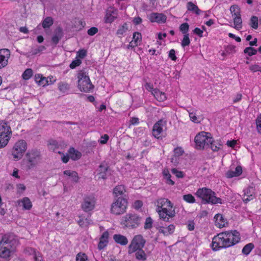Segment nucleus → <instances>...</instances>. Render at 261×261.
I'll list each match as a JSON object with an SVG mask.
<instances>
[{
  "instance_id": "1",
  "label": "nucleus",
  "mask_w": 261,
  "mask_h": 261,
  "mask_svg": "<svg viewBox=\"0 0 261 261\" xmlns=\"http://www.w3.org/2000/svg\"><path fill=\"white\" fill-rule=\"evenodd\" d=\"M18 241L13 233L4 234L0 241V257L7 258L14 252Z\"/></svg>"
},
{
  "instance_id": "2",
  "label": "nucleus",
  "mask_w": 261,
  "mask_h": 261,
  "mask_svg": "<svg viewBox=\"0 0 261 261\" xmlns=\"http://www.w3.org/2000/svg\"><path fill=\"white\" fill-rule=\"evenodd\" d=\"M196 195L199 198H201L202 202L205 203H222V200L220 198H218L215 196L214 192L212 191L210 189L203 188L199 189Z\"/></svg>"
},
{
  "instance_id": "3",
  "label": "nucleus",
  "mask_w": 261,
  "mask_h": 261,
  "mask_svg": "<svg viewBox=\"0 0 261 261\" xmlns=\"http://www.w3.org/2000/svg\"><path fill=\"white\" fill-rule=\"evenodd\" d=\"M78 87L81 91L84 92H89L94 88L91 83L90 79L83 70L80 71L78 73Z\"/></svg>"
},
{
  "instance_id": "4",
  "label": "nucleus",
  "mask_w": 261,
  "mask_h": 261,
  "mask_svg": "<svg viewBox=\"0 0 261 261\" xmlns=\"http://www.w3.org/2000/svg\"><path fill=\"white\" fill-rule=\"evenodd\" d=\"M12 131L10 126L6 122H0V148L6 146L11 138Z\"/></svg>"
},
{
  "instance_id": "5",
  "label": "nucleus",
  "mask_w": 261,
  "mask_h": 261,
  "mask_svg": "<svg viewBox=\"0 0 261 261\" xmlns=\"http://www.w3.org/2000/svg\"><path fill=\"white\" fill-rule=\"evenodd\" d=\"M141 218L136 214H128L123 218L122 225L130 228H137L140 224Z\"/></svg>"
},
{
  "instance_id": "6",
  "label": "nucleus",
  "mask_w": 261,
  "mask_h": 261,
  "mask_svg": "<svg viewBox=\"0 0 261 261\" xmlns=\"http://www.w3.org/2000/svg\"><path fill=\"white\" fill-rule=\"evenodd\" d=\"M225 234L221 232L215 236L212 240V248L214 251H217L222 248L229 247L227 242H226Z\"/></svg>"
},
{
  "instance_id": "7",
  "label": "nucleus",
  "mask_w": 261,
  "mask_h": 261,
  "mask_svg": "<svg viewBox=\"0 0 261 261\" xmlns=\"http://www.w3.org/2000/svg\"><path fill=\"white\" fill-rule=\"evenodd\" d=\"M210 133L205 132H201L195 137V147L197 149H203L205 146H207L208 140L211 138Z\"/></svg>"
},
{
  "instance_id": "8",
  "label": "nucleus",
  "mask_w": 261,
  "mask_h": 261,
  "mask_svg": "<svg viewBox=\"0 0 261 261\" xmlns=\"http://www.w3.org/2000/svg\"><path fill=\"white\" fill-rule=\"evenodd\" d=\"M27 144L24 140H21L17 142L13 148L12 155L15 159H20L27 150Z\"/></svg>"
},
{
  "instance_id": "9",
  "label": "nucleus",
  "mask_w": 261,
  "mask_h": 261,
  "mask_svg": "<svg viewBox=\"0 0 261 261\" xmlns=\"http://www.w3.org/2000/svg\"><path fill=\"white\" fill-rule=\"evenodd\" d=\"M146 241L141 235H137L133 238L129 246V253L135 252L139 249H142Z\"/></svg>"
},
{
  "instance_id": "10",
  "label": "nucleus",
  "mask_w": 261,
  "mask_h": 261,
  "mask_svg": "<svg viewBox=\"0 0 261 261\" xmlns=\"http://www.w3.org/2000/svg\"><path fill=\"white\" fill-rule=\"evenodd\" d=\"M225 234V241L229 247L232 246L239 243L240 240L239 232L234 230L233 231H227L223 232Z\"/></svg>"
},
{
  "instance_id": "11",
  "label": "nucleus",
  "mask_w": 261,
  "mask_h": 261,
  "mask_svg": "<svg viewBox=\"0 0 261 261\" xmlns=\"http://www.w3.org/2000/svg\"><path fill=\"white\" fill-rule=\"evenodd\" d=\"M127 201L122 197H119L115 201V215H120L126 212Z\"/></svg>"
},
{
  "instance_id": "12",
  "label": "nucleus",
  "mask_w": 261,
  "mask_h": 261,
  "mask_svg": "<svg viewBox=\"0 0 261 261\" xmlns=\"http://www.w3.org/2000/svg\"><path fill=\"white\" fill-rule=\"evenodd\" d=\"M164 208L163 209L156 210L160 218L165 222H169L170 219L173 218L175 215L174 210L172 208Z\"/></svg>"
},
{
  "instance_id": "13",
  "label": "nucleus",
  "mask_w": 261,
  "mask_h": 261,
  "mask_svg": "<svg viewBox=\"0 0 261 261\" xmlns=\"http://www.w3.org/2000/svg\"><path fill=\"white\" fill-rule=\"evenodd\" d=\"M95 199L94 196H89L84 198L81 204L82 210L85 212L93 210L95 207Z\"/></svg>"
},
{
  "instance_id": "14",
  "label": "nucleus",
  "mask_w": 261,
  "mask_h": 261,
  "mask_svg": "<svg viewBox=\"0 0 261 261\" xmlns=\"http://www.w3.org/2000/svg\"><path fill=\"white\" fill-rule=\"evenodd\" d=\"M10 57V51L8 49H0V69L6 67Z\"/></svg>"
},
{
  "instance_id": "15",
  "label": "nucleus",
  "mask_w": 261,
  "mask_h": 261,
  "mask_svg": "<svg viewBox=\"0 0 261 261\" xmlns=\"http://www.w3.org/2000/svg\"><path fill=\"white\" fill-rule=\"evenodd\" d=\"M40 155V152L37 149L32 150L27 153L28 160L31 166H34L36 165L37 160L39 159Z\"/></svg>"
},
{
  "instance_id": "16",
  "label": "nucleus",
  "mask_w": 261,
  "mask_h": 261,
  "mask_svg": "<svg viewBox=\"0 0 261 261\" xmlns=\"http://www.w3.org/2000/svg\"><path fill=\"white\" fill-rule=\"evenodd\" d=\"M166 124V122L163 120H160L156 122L153 127L152 134L156 138L160 137V134L163 132V127Z\"/></svg>"
},
{
  "instance_id": "17",
  "label": "nucleus",
  "mask_w": 261,
  "mask_h": 261,
  "mask_svg": "<svg viewBox=\"0 0 261 261\" xmlns=\"http://www.w3.org/2000/svg\"><path fill=\"white\" fill-rule=\"evenodd\" d=\"M166 19V16L162 13H152L149 16V19L151 22L159 23L165 22Z\"/></svg>"
},
{
  "instance_id": "18",
  "label": "nucleus",
  "mask_w": 261,
  "mask_h": 261,
  "mask_svg": "<svg viewBox=\"0 0 261 261\" xmlns=\"http://www.w3.org/2000/svg\"><path fill=\"white\" fill-rule=\"evenodd\" d=\"M173 204L171 202L166 198H160L157 200V208L163 209L164 208H172Z\"/></svg>"
},
{
  "instance_id": "19",
  "label": "nucleus",
  "mask_w": 261,
  "mask_h": 261,
  "mask_svg": "<svg viewBox=\"0 0 261 261\" xmlns=\"http://www.w3.org/2000/svg\"><path fill=\"white\" fill-rule=\"evenodd\" d=\"M63 35L64 33L62 29L60 27H58L54 31V34L51 38V41L55 45L57 44L62 38Z\"/></svg>"
},
{
  "instance_id": "20",
  "label": "nucleus",
  "mask_w": 261,
  "mask_h": 261,
  "mask_svg": "<svg viewBox=\"0 0 261 261\" xmlns=\"http://www.w3.org/2000/svg\"><path fill=\"white\" fill-rule=\"evenodd\" d=\"M108 169L109 167L106 164H101L97 169L98 178L106 179Z\"/></svg>"
},
{
  "instance_id": "21",
  "label": "nucleus",
  "mask_w": 261,
  "mask_h": 261,
  "mask_svg": "<svg viewBox=\"0 0 261 261\" xmlns=\"http://www.w3.org/2000/svg\"><path fill=\"white\" fill-rule=\"evenodd\" d=\"M109 238V233L108 231L104 232L100 238V240L98 244L99 250L103 249L108 244Z\"/></svg>"
},
{
  "instance_id": "22",
  "label": "nucleus",
  "mask_w": 261,
  "mask_h": 261,
  "mask_svg": "<svg viewBox=\"0 0 261 261\" xmlns=\"http://www.w3.org/2000/svg\"><path fill=\"white\" fill-rule=\"evenodd\" d=\"M215 224L219 228H222L225 226L226 220L224 219L222 215L218 214L215 215Z\"/></svg>"
},
{
  "instance_id": "23",
  "label": "nucleus",
  "mask_w": 261,
  "mask_h": 261,
  "mask_svg": "<svg viewBox=\"0 0 261 261\" xmlns=\"http://www.w3.org/2000/svg\"><path fill=\"white\" fill-rule=\"evenodd\" d=\"M68 153L70 158L74 161L79 160L82 155L81 153L78 150H75L73 147L69 148Z\"/></svg>"
},
{
  "instance_id": "24",
  "label": "nucleus",
  "mask_w": 261,
  "mask_h": 261,
  "mask_svg": "<svg viewBox=\"0 0 261 261\" xmlns=\"http://www.w3.org/2000/svg\"><path fill=\"white\" fill-rule=\"evenodd\" d=\"M19 204L21 202L24 210H29L32 207V204L28 197H24L18 201Z\"/></svg>"
},
{
  "instance_id": "25",
  "label": "nucleus",
  "mask_w": 261,
  "mask_h": 261,
  "mask_svg": "<svg viewBox=\"0 0 261 261\" xmlns=\"http://www.w3.org/2000/svg\"><path fill=\"white\" fill-rule=\"evenodd\" d=\"M207 146H210L214 151H217L220 149L221 145L219 143H216V142L214 141L213 138L211 137V138L208 140Z\"/></svg>"
},
{
  "instance_id": "26",
  "label": "nucleus",
  "mask_w": 261,
  "mask_h": 261,
  "mask_svg": "<svg viewBox=\"0 0 261 261\" xmlns=\"http://www.w3.org/2000/svg\"><path fill=\"white\" fill-rule=\"evenodd\" d=\"M115 242L124 246L128 243V240L126 237L123 235L115 234Z\"/></svg>"
},
{
  "instance_id": "27",
  "label": "nucleus",
  "mask_w": 261,
  "mask_h": 261,
  "mask_svg": "<svg viewBox=\"0 0 261 261\" xmlns=\"http://www.w3.org/2000/svg\"><path fill=\"white\" fill-rule=\"evenodd\" d=\"M114 13V9L112 8H110L107 10L105 16V22L106 23H111L114 21V16L113 15Z\"/></svg>"
},
{
  "instance_id": "28",
  "label": "nucleus",
  "mask_w": 261,
  "mask_h": 261,
  "mask_svg": "<svg viewBox=\"0 0 261 261\" xmlns=\"http://www.w3.org/2000/svg\"><path fill=\"white\" fill-rule=\"evenodd\" d=\"M135 256L137 259L144 261L146 259V254L142 249H139L135 252Z\"/></svg>"
},
{
  "instance_id": "29",
  "label": "nucleus",
  "mask_w": 261,
  "mask_h": 261,
  "mask_svg": "<svg viewBox=\"0 0 261 261\" xmlns=\"http://www.w3.org/2000/svg\"><path fill=\"white\" fill-rule=\"evenodd\" d=\"M187 9L188 10L192 11L197 15H199L201 12V10L198 8V7L191 2H189L187 3Z\"/></svg>"
},
{
  "instance_id": "30",
  "label": "nucleus",
  "mask_w": 261,
  "mask_h": 261,
  "mask_svg": "<svg viewBox=\"0 0 261 261\" xmlns=\"http://www.w3.org/2000/svg\"><path fill=\"white\" fill-rule=\"evenodd\" d=\"M58 88L62 93H66L70 89V85L66 82H61L58 84Z\"/></svg>"
},
{
  "instance_id": "31",
  "label": "nucleus",
  "mask_w": 261,
  "mask_h": 261,
  "mask_svg": "<svg viewBox=\"0 0 261 261\" xmlns=\"http://www.w3.org/2000/svg\"><path fill=\"white\" fill-rule=\"evenodd\" d=\"M49 147L50 150H52L54 152H58L59 153H61L60 151H58L57 149L59 148L60 145L58 142L55 140H50L49 141Z\"/></svg>"
},
{
  "instance_id": "32",
  "label": "nucleus",
  "mask_w": 261,
  "mask_h": 261,
  "mask_svg": "<svg viewBox=\"0 0 261 261\" xmlns=\"http://www.w3.org/2000/svg\"><path fill=\"white\" fill-rule=\"evenodd\" d=\"M230 11L233 17L241 16L240 9L238 5H234L231 6L230 8Z\"/></svg>"
},
{
  "instance_id": "33",
  "label": "nucleus",
  "mask_w": 261,
  "mask_h": 261,
  "mask_svg": "<svg viewBox=\"0 0 261 261\" xmlns=\"http://www.w3.org/2000/svg\"><path fill=\"white\" fill-rule=\"evenodd\" d=\"M234 28L238 30L242 28V19L241 16H235L233 18Z\"/></svg>"
},
{
  "instance_id": "34",
  "label": "nucleus",
  "mask_w": 261,
  "mask_h": 261,
  "mask_svg": "<svg viewBox=\"0 0 261 261\" xmlns=\"http://www.w3.org/2000/svg\"><path fill=\"white\" fill-rule=\"evenodd\" d=\"M254 246L252 243H249L246 245L242 249V253L245 255H248L253 249Z\"/></svg>"
},
{
  "instance_id": "35",
  "label": "nucleus",
  "mask_w": 261,
  "mask_h": 261,
  "mask_svg": "<svg viewBox=\"0 0 261 261\" xmlns=\"http://www.w3.org/2000/svg\"><path fill=\"white\" fill-rule=\"evenodd\" d=\"M53 24V20L51 17H47L44 19L42 22V27L44 29L49 28Z\"/></svg>"
},
{
  "instance_id": "36",
  "label": "nucleus",
  "mask_w": 261,
  "mask_h": 261,
  "mask_svg": "<svg viewBox=\"0 0 261 261\" xmlns=\"http://www.w3.org/2000/svg\"><path fill=\"white\" fill-rule=\"evenodd\" d=\"M249 25L253 29H257L258 27V17L255 16H252L250 18Z\"/></svg>"
},
{
  "instance_id": "37",
  "label": "nucleus",
  "mask_w": 261,
  "mask_h": 261,
  "mask_svg": "<svg viewBox=\"0 0 261 261\" xmlns=\"http://www.w3.org/2000/svg\"><path fill=\"white\" fill-rule=\"evenodd\" d=\"M76 261H89L88 256L83 252H79L76 255Z\"/></svg>"
},
{
  "instance_id": "38",
  "label": "nucleus",
  "mask_w": 261,
  "mask_h": 261,
  "mask_svg": "<svg viewBox=\"0 0 261 261\" xmlns=\"http://www.w3.org/2000/svg\"><path fill=\"white\" fill-rule=\"evenodd\" d=\"M33 75V70L31 68L27 69L22 74V78L24 80H28L30 79Z\"/></svg>"
},
{
  "instance_id": "39",
  "label": "nucleus",
  "mask_w": 261,
  "mask_h": 261,
  "mask_svg": "<svg viewBox=\"0 0 261 261\" xmlns=\"http://www.w3.org/2000/svg\"><path fill=\"white\" fill-rule=\"evenodd\" d=\"M257 50L255 49L254 48L252 47H247L245 48L244 50V53L245 54H247L249 56H252L253 55H256L257 53Z\"/></svg>"
},
{
  "instance_id": "40",
  "label": "nucleus",
  "mask_w": 261,
  "mask_h": 261,
  "mask_svg": "<svg viewBox=\"0 0 261 261\" xmlns=\"http://www.w3.org/2000/svg\"><path fill=\"white\" fill-rule=\"evenodd\" d=\"M125 192L124 187L123 185H120L115 187V197H117L118 195H122Z\"/></svg>"
},
{
  "instance_id": "41",
  "label": "nucleus",
  "mask_w": 261,
  "mask_h": 261,
  "mask_svg": "<svg viewBox=\"0 0 261 261\" xmlns=\"http://www.w3.org/2000/svg\"><path fill=\"white\" fill-rule=\"evenodd\" d=\"M190 41L189 37V34H185L184 36V38L181 41V46L185 47L186 46H188L190 44Z\"/></svg>"
},
{
  "instance_id": "42",
  "label": "nucleus",
  "mask_w": 261,
  "mask_h": 261,
  "mask_svg": "<svg viewBox=\"0 0 261 261\" xmlns=\"http://www.w3.org/2000/svg\"><path fill=\"white\" fill-rule=\"evenodd\" d=\"M183 199L184 200L189 203L195 202V198L191 194H186L183 196Z\"/></svg>"
},
{
  "instance_id": "43",
  "label": "nucleus",
  "mask_w": 261,
  "mask_h": 261,
  "mask_svg": "<svg viewBox=\"0 0 261 261\" xmlns=\"http://www.w3.org/2000/svg\"><path fill=\"white\" fill-rule=\"evenodd\" d=\"M127 24L125 23L123 24V25L120 29H118L117 32V34L118 35H122L127 31Z\"/></svg>"
},
{
  "instance_id": "44",
  "label": "nucleus",
  "mask_w": 261,
  "mask_h": 261,
  "mask_svg": "<svg viewBox=\"0 0 261 261\" xmlns=\"http://www.w3.org/2000/svg\"><path fill=\"white\" fill-rule=\"evenodd\" d=\"M247 194H248V192L247 191L246 192V191H245L244 195L243 196V197L242 198L243 201L245 203H247L248 201L253 199V198L254 197V196L252 194L248 195Z\"/></svg>"
},
{
  "instance_id": "45",
  "label": "nucleus",
  "mask_w": 261,
  "mask_h": 261,
  "mask_svg": "<svg viewBox=\"0 0 261 261\" xmlns=\"http://www.w3.org/2000/svg\"><path fill=\"white\" fill-rule=\"evenodd\" d=\"M152 220L150 217H148L146 218L145 224H144V229H150L152 227Z\"/></svg>"
},
{
  "instance_id": "46",
  "label": "nucleus",
  "mask_w": 261,
  "mask_h": 261,
  "mask_svg": "<svg viewBox=\"0 0 261 261\" xmlns=\"http://www.w3.org/2000/svg\"><path fill=\"white\" fill-rule=\"evenodd\" d=\"M45 49V47L43 45L39 46L36 48H33L31 50L32 55H36Z\"/></svg>"
},
{
  "instance_id": "47",
  "label": "nucleus",
  "mask_w": 261,
  "mask_h": 261,
  "mask_svg": "<svg viewBox=\"0 0 261 261\" xmlns=\"http://www.w3.org/2000/svg\"><path fill=\"white\" fill-rule=\"evenodd\" d=\"M189 25L187 23H183L180 26V30L183 34H187L189 30Z\"/></svg>"
},
{
  "instance_id": "48",
  "label": "nucleus",
  "mask_w": 261,
  "mask_h": 261,
  "mask_svg": "<svg viewBox=\"0 0 261 261\" xmlns=\"http://www.w3.org/2000/svg\"><path fill=\"white\" fill-rule=\"evenodd\" d=\"M81 63V60L79 59H77L71 62V63L69 65V67L71 69H74L77 66L80 65Z\"/></svg>"
},
{
  "instance_id": "49",
  "label": "nucleus",
  "mask_w": 261,
  "mask_h": 261,
  "mask_svg": "<svg viewBox=\"0 0 261 261\" xmlns=\"http://www.w3.org/2000/svg\"><path fill=\"white\" fill-rule=\"evenodd\" d=\"M141 40V34L139 32H135L133 34V37L132 41L138 43V42H140Z\"/></svg>"
},
{
  "instance_id": "50",
  "label": "nucleus",
  "mask_w": 261,
  "mask_h": 261,
  "mask_svg": "<svg viewBox=\"0 0 261 261\" xmlns=\"http://www.w3.org/2000/svg\"><path fill=\"white\" fill-rule=\"evenodd\" d=\"M38 82V85L40 86H42L43 87L48 85V81L47 79L44 76H42L41 79L39 80V81Z\"/></svg>"
},
{
  "instance_id": "51",
  "label": "nucleus",
  "mask_w": 261,
  "mask_h": 261,
  "mask_svg": "<svg viewBox=\"0 0 261 261\" xmlns=\"http://www.w3.org/2000/svg\"><path fill=\"white\" fill-rule=\"evenodd\" d=\"M256 124L258 132L261 134V114L257 117L256 120Z\"/></svg>"
},
{
  "instance_id": "52",
  "label": "nucleus",
  "mask_w": 261,
  "mask_h": 261,
  "mask_svg": "<svg viewBox=\"0 0 261 261\" xmlns=\"http://www.w3.org/2000/svg\"><path fill=\"white\" fill-rule=\"evenodd\" d=\"M87 55V51L85 49H81L77 52V57L81 58H84Z\"/></svg>"
},
{
  "instance_id": "53",
  "label": "nucleus",
  "mask_w": 261,
  "mask_h": 261,
  "mask_svg": "<svg viewBox=\"0 0 261 261\" xmlns=\"http://www.w3.org/2000/svg\"><path fill=\"white\" fill-rule=\"evenodd\" d=\"M172 173L174 174L178 178H182L184 177L183 172L180 171H178L176 169L173 168L172 169Z\"/></svg>"
},
{
  "instance_id": "54",
  "label": "nucleus",
  "mask_w": 261,
  "mask_h": 261,
  "mask_svg": "<svg viewBox=\"0 0 261 261\" xmlns=\"http://www.w3.org/2000/svg\"><path fill=\"white\" fill-rule=\"evenodd\" d=\"M97 32L98 29L94 27L91 28L87 31V33L89 36H93L95 34H96Z\"/></svg>"
},
{
  "instance_id": "55",
  "label": "nucleus",
  "mask_w": 261,
  "mask_h": 261,
  "mask_svg": "<svg viewBox=\"0 0 261 261\" xmlns=\"http://www.w3.org/2000/svg\"><path fill=\"white\" fill-rule=\"evenodd\" d=\"M109 137L108 135L105 134L100 137V139L98 140V142L101 144H106L109 140Z\"/></svg>"
},
{
  "instance_id": "56",
  "label": "nucleus",
  "mask_w": 261,
  "mask_h": 261,
  "mask_svg": "<svg viewBox=\"0 0 261 261\" xmlns=\"http://www.w3.org/2000/svg\"><path fill=\"white\" fill-rule=\"evenodd\" d=\"M184 150L181 147H176L174 150V153L176 156H180L184 153Z\"/></svg>"
},
{
  "instance_id": "57",
  "label": "nucleus",
  "mask_w": 261,
  "mask_h": 261,
  "mask_svg": "<svg viewBox=\"0 0 261 261\" xmlns=\"http://www.w3.org/2000/svg\"><path fill=\"white\" fill-rule=\"evenodd\" d=\"M71 175V176L70 177L72 178V181L75 182H77L79 179L77 173L76 171H72Z\"/></svg>"
},
{
  "instance_id": "58",
  "label": "nucleus",
  "mask_w": 261,
  "mask_h": 261,
  "mask_svg": "<svg viewBox=\"0 0 261 261\" xmlns=\"http://www.w3.org/2000/svg\"><path fill=\"white\" fill-rule=\"evenodd\" d=\"M235 46L232 45H229L226 47V53L227 54H230L232 52H235Z\"/></svg>"
},
{
  "instance_id": "59",
  "label": "nucleus",
  "mask_w": 261,
  "mask_h": 261,
  "mask_svg": "<svg viewBox=\"0 0 261 261\" xmlns=\"http://www.w3.org/2000/svg\"><path fill=\"white\" fill-rule=\"evenodd\" d=\"M33 258L34 261H44L43 259L42 255L39 252H37V253L35 254V255L33 256Z\"/></svg>"
},
{
  "instance_id": "60",
  "label": "nucleus",
  "mask_w": 261,
  "mask_h": 261,
  "mask_svg": "<svg viewBox=\"0 0 261 261\" xmlns=\"http://www.w3.org/2000/svg\"><path fill=\"white\" fill-rule=\"evenodd\" d=\"M169 57L173 61H175L176 60L177 58L175 56V51L174 49H172L170 50Z\"/></svg>"
},
{
  "instance_id": "61",
  "label": "nucleus",
  "mask_w": 261,
  "mask_h": 261,
  "mask_svg": "<svg viewBox=\"0 0 261 261\" xmlns=\"http://www.w3.org/2000/svg\"><path fill=\"white\" fill-rule=\"evenodd\" d=\"M25 252L26 253H28L29 254H33L34 256L35 253H37L38 251H36V250L34 248H27L25 249Z\"/></svg>"
},
{
  "instance_id": "62",
  "label": "nucleus",
  "mask_w": 261,
  "mask_h": 261,
  "mask_svg": "<svg viewBox=\"0 0 261 261\" xmlns=\"http://www.w3.org/2000/svg\"><path fill=\"white\" fill-rule=\"evenodd\" d=\"M143 205V203L140 200H136L134 203V207L135 209H139Z\"/></svg>"
},
{
  "instance_id": "63",
  "label": "nucleus",
  "mask_w": 261,
  "mask_h": 261,
  "mask_svg": "<svg viewBox=\"0 0 261 261\" xmlns=\"http://www.w3.org/2000/svg\"><path fill=\"white\" fill-rule=\"evenodd\" d=\"M234 172L237 176L240 175L242 173V168L241 166H238L236 168L235 171H234Z\"/></svg>"
},
{
  "instance_id": "64",
  "label": "nucleus",
  "mask_w": 261,
  "mask_h": 261,
  "mask_svg": "<svg viewBox=\"0 0 261 261\" xmlns=\"http://www.w3.org/2000/svg\"><path fill=\"white\" fill-rule=\"evenodd\" d=\"M194 33L197 35L199 37H202V34H203V31L200 30L199 28H196L193 30Z\"/></svg>"
}]
</instances>
